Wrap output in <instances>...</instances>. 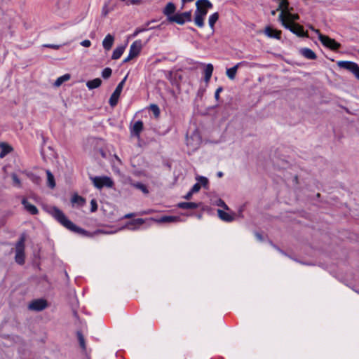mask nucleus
Listing matches in <instances>:
<instances>
[{
	"label": "nucleus",
	"instance_id": "obj_5",
	"mask_svg": "<svg viewBox=\"0 0 359 359\" xmlns=\"http://www.w3.org/2000/svg\"><path fill=\"white\" fill-rule=\"evenodd\" d=\"M282 25L289 29L291 32L299 37H309L307 31H304V27L298 23H286L285 21L281 22Z\"/></svg>",
	"mask_w": 359,
	"mask_h": 359
},
{
	"label": "nucleus",
	"instance_id": "obj_36",
	"mask_svg": "<svg viewBox=\"0 0 359 359\" xmlns=\"http://www.w3.org/2000/svg\"><path fill=\"white\" fill-rule=\"evenodd\" d=\"M111 73H112L111 69L109 67H106L103 69V71L102 72V76L104 79H108L111 76Z\"/></svg>",
	"mask_w": 359,
	"mask_h": 359
},
{
	"label": "nucleus",
	"instance_id": "obj_35",
	"mask_svg": "<svg viewBox=\"0 0 359 359\" xmlns=\"http://www.w3.org/2000/svg\"><path fill=\"white\" fill-rule=\"evenodd\" d=\"M177 218L174 216H163L160 219L161 222H176Z\"/></svg>",
	"mask_w": 359,
	"mask_h": 359
},
{
	"label": "nucleus",
	"instance_id": "obj_32",
	"mask_svg": "<svg viewBox=\"0 0 359 359\" xmlns=\"http://www.w3.org/2000/svg\"><path fill=\"white\" fill-rule=\"evenodd\" d=\"M160 27H161V25H158V26H156V27H150V28H147V27H145V28H141V27H138V28H137V29L135 30V32H134V33H133V36H136L137 35H138V34H139L140 33H141V32H145V31H147V30L151 29H154V28L160 29Z\"/></svg>",
	"mask_w": 359,
	"mask_h": 359
},
{
	"label": "nucleus",
	"instance_id": "obj_28",
	"mask_svg": "<svg viewBox=\"0 0 359 359\" xmlns=\"http://www.w3.org/2000/svg\"><path fill=\"white\" fill-rule=\"evenodd\" d=\"M85 199L78 194H74L72 198V203L77 204L79 206H83L85 204Z\"/></svg>",
	"mask_w": 359,
	"mask_h": 359
},
{
	"label": "nucleus",
	"instance_id": "obj_50",
	"mask_svg": "<svg viewBox=\"0 0 359 359\" xmlns=\"http://www.w3.org/2000/svg\"><path fill=\"white\" fill-rule=\"evenodd\" d=\"M194 1V0H182V3L183 4H187V3L192 2V1Z\"/></svg>",
	"mask_w": 359,
	"mask_h": 359
},
{
	"label": "nucleus",
	"instance_id": "obj_4",
	"mask_svg": "<svg viewBox=\"0 0 359 359\" xmlns=\"http://www.w3.org/2000/svg\"><path fill=\"white\" fill-rule=\"evenodd\" d=\"M311 29L318 34V39L324 46L334 51H336L341 48V44L334 39L322 34L318 29H315L312 27H311Z\"/></svg>",
	"mask_w": 359,
	"mask_h": 359
},
{
	"label": "nucleus",
	"instance_id": "obj_38",
	"mask_svg": "<svg viewBox=\"0 0 359 359\" xmlns=\"http://www.w3.org/2000/svg\"><path fill=\"white\" fill-rule=\"evenodd\" d=\"M11 177L13 182V184L18 187H21L20 180L18 178V175L15 173H13L11 175Z\"/></svg>",
	"mask_w": 359,
	"mask_h": 359
},
{
	"label": "nucleus",
	"instance_id": "obj_22",
	"mask_svg": "<svg viewBox=\"0 0 359 359\" xmlns=\"http://www.w3.org/2000/svg\"><path fill=\"white\" fill-rule=\"evenodd\" d=\"M214 70V67L212 64H208L205 65V68L204 69V80L205 82H209Z\"/></svg>",
	"mask_w": 359,
	"mask_h": 359
},
{
	"label": "nucleus",
	"instance_id": "obj_11",
	"mask_svg": "<svg viewBox=\"0 0 359 359\" xmlns=\"http://www.w3.org/2000/svg\"><path fill=\"white\" fill-rule=\"evenodd\" d=\"M48 306L47 302L43 299L33 300L29 305V309L33 311H41Z\"/></svg>",
	"mask_w": 359,
	"mask_h": 359
},
{
	"label": "nucleus",
	"instance_id": "obj_51",
	"mask_svg": "<svg viewBox=\"0 0 359 359\" xmlns=\"http://www.w3.org/2000/svg\"><path fill=\"white\" fill-rule=\"evenodd\" d=\"M217 175H218V177H222V176H223V173H222V172H219L217 173Z\"/></svg>",
	"mask_w": 359,
	"mask_h": 359
},
{
	"label": "nucleus",
	"instance_id": "obj_9",
	"mask_svg": "<svg viewBox=\"0 0 359 359\" xmlns=\"http://www.w3.org/2000/svg\"><path fill=\"white\" fill-rule=\"evenodd\" d=\"M142 48V41L136 40L130 47L129 53L128 56L123 60V62H128L132 59L136 57L140 53Z\"/></svg>",
	"mask_w": 359,
	"mask_h": 359
},
{
	"label": "nucleus",
	"instance_id": "obj_2",
	"mask_svg": "<svg viewBox=\"0 0 359 359\" xmlns=\"http://www.w3.org/2000/svg\"><path fill=\"white\" fill-rule=\"evenodd\" d=\"M53 217L54 218L64 227L69 229V231L82 235H86L87 231L74 224L72 221L67 219L63 212L57 208H53Z\"/></svg>",
	"mask_w": 359,
	"mask_h": 359
},
{
	"label": "nucleus",
	"instance_id": "obj_53",
	"mask_svg": "<svg viewBox=\"0 0 359 359\" xmlns=\"http://www.w3.org/2000/svg\"><path fill=\"white\" fill-rule=\"evenodd\" d=\"M150 23H151V22H148L146 24V25H147V26H149V25Z\"/></svg>",
	"mask_w": 359,
	"mask_h": 359
},
{
	"label": "nucleus",
	"instance_id": "obj_45",
	"mask_svg": "<svg viewBox=\"0 0 359 359\" xmlns=\"http://www.w3.org/2000/svg\"><path fill=\"white\" fill-rule=\"evenodd\" d=\"M217 205L219 206H221V207L224 208L226 210H229V208L226 205V204L222 200H221V199L219 200Z\"/></svg>",
	"mask_w": 359,
	"mask_h": 359
},
{
	"label": "nucleus",
	"instance_id": "obj_3",
	"mask_svg": "<svg viewBox=\"0 0 359 359\" xmlns=\"http://www.w3.org/2000/svg\"><path fill=\"white\" fill-rule=\"evenodd\" d=\"M25 240H26L25 235L22 234V235H21L18 241L15 244V260L16 263H18L20 265L24 264L25 261Z\"/></svg>",
	"mask_w": 359,
	"mask_h": 359
},
{
	"label": "nucleus",
	"instance_id": "obj_26",
	"mask_svg": "<svg viewBox=\"0 0 359 359\" xmlns=\"http://www.w3.org/2000/svg\"><path fill=\"white\" fill-rule=\"evenodd\" d=\"M125 48L126 47L124 46H121L116 47L113 51V53L111 55V59L112 60L119 59L121 57V55H123V53L125 50Z\"/></svg>",
	"mask_w": 359,
	"mask_h": 359
},
{
	"label": "nucleus",
	"instance_id": "obj_42",
	"mask_svg": "<svg viewBox=\"0 0 359 359\" xmlns=\"http://www.w3.org/2000/svg\"><path fill=\"white\" fill-rule=\"evenodd\" d=\"M90 205H91V208H90L91 212H95L97 210V204L95 199L91 200Z\"/></svg>",
	"mask_w": 359,
	"mask_h": 359
},
{
	"label": "nucleus",
	"instance_id": "obj_21",
	"mask_svg": "<svg viewBox=\"0 0 359 359\" xmlns=\"http://www.w3.org/2000/svg\"><path fill=\"white\" fill-rule=\"evenodd\" d=\"M217 214L219 217L224 222H231L234 219V217L232 215L227 213L222 210H217Z\"/></svg>",
	"mask_w": 359,
	"mask_h": 359
},
{
	"label": "nucleus",
	"instance_id": "obj_43",
	"mask_svg": "<svg viewBox=\"0 0 359 359\" xmlns=\"http://www.w3.org/2000/svg\"><path fill=\"white\" fill-rule=\"evenodd\" d=\"M223 91V88L222 86H219L217 88L215 93V98L216 100H219V93Z\"/></svg>",
	"mask_w": 359,
	"mask_h": 359
},
{
	"label": "nucleus",
	"instance_id": "obj_6",
	"mask_svg": "<svg viewBox=\"0 0 359 359\" xmlns=\"http://www.w3.org/2000/svg\"><path fill=\"white\" fill-rule=\"evenodd\" d=\"M168 21L170 22H175L180 25H184L186 22H191V11L183 12L181 13H176L172 16L169 17Z\"/></svg>",
	"mask_w": 359,
	"mask_h": 359
},
{
	"label": "nucleus",
	"instance_id": "obj_34",
	"mask_svg": "<svg viewBox=\"0 0 359 359\" xmlns=\"http://www.w3.org/2000/svg\"><path fill=\"white\" fill-rule=\"evenodd\" d=\"M150 110L152 111L155 117H158L160 115V109L156 104H151L149 107Z\"/></svg>",
	"mask_w": 359,
	"mask_h": 359
},
{
	"label": "nucleus",
	"instance_id": "obj_20",
	"mask_svg": "<svg viewBox=\"0 0 359 359\" xmlns=\"http://www.w3.org/2000/svg\"><path fill=\"white\" fill-rule=\"evenodd\" d=\"M0 149H1V151H0V158H3L7 154H8L10 152H11L13 151L12 147L5 142L0 143Z\"/></svg>",
	"mask_w": 359,
	"mask_h": 359
},
{
	"label": "nucleus",
	"instance_id": "obj_33",
	"mask_svg": "<svg viewBox=\"0 0 359 359\" xmlns=\"http://www.w3.org/2000/svg\"><path fill=\"white\" fill-rule=\"evenodd\" d=\"M77 337H78V339H79V345H80L81 348L83 350H86L85 339H84L83 334H81V332H78Z\"/></svg>",
	"mask_w": 359,
	"mask_h": 359
},
{
	"label": "nucleus",
	"instance_id": "obj_12",
	"mask_svg": "<svg viewBox=\"0 0 359 359\" xmlns=\"http://www.w3.org/2000/svg\"><path fill=\"white\" fill-rule=\"evenodd\" d=\"M292 8H291L292 10ZM276 11H280V13L279 14V16H278V20L280 22H282L283 21H285L283 20V18H285V13L290 11V9L289 8V1L288 0H281L279 3V5L278 6V8L276 9Z\"/></svg>",
	"mask_w": 359,
	"mask_h": 359
},
{
	"label": "nucleus",
	"instance_id": "obj_47",
	"mask_svg": "<svg viewBox=\"0 0 359 359\" xmlns=\"http://www.w3.org/2000/svg\"><path fill=\"white\" fill-rule=\"evenodd\" d=\"M43 46L47 47V48H50L53 49H58L60 47L58 45H54V44H45V45H43Z\"/></svg>",
	"mask_w": 359,
	"mask_h": 359
},
{
	"label": "nucleus",
	"instance_id": "obj_37",
	"mask_svg": "<svg viewBox=\"0 0 359 359\" xmlns=\"http://www.w3.org/2000/svg\"><path fill=\"white\" fill-rule=\"evenodd\" d=\"M187 146H190L191 147V149L192 150H194L198 148V142L196 143V144H193L192 143V140H193V138L192 137H187Z\"/></svg>",
	"mask_w": 359,
	"mask_h": 359
},
{
	"label": "nucleus",
	"instance_id": "obj_10",
	"mask_svg": "<svg viewBox=\"0 0 359 359\" xmlns=\"http://www.w3.org/2000/svg\"><path fill=\"white\" fill-rule=\"evenodd\" d=\"M337 65L339 67L347 69L352 72L359 80V66L357 63L351 61H339Z\"/></svg>",
	"mask_w": 359,
	"mask_h": 359
},
{
	"label": "nucleus",
	"instance_id": "obj_15",
	"mask_svg": "<svg viewBox=\"0 0 359 359\" xmlns=\"http://www.w3.org/2000/svg\"><path fill=\"white\" fill-rule=\"evenodd\" d=\"M22 204L23 205L25 209L29 212L31 215H35L39 213V210L37 208L33 205L31 204L27 198H23L21 201Z\"/></svg>",
	"mask_w": 359,
	"mask_h": 359
},
{
	"label": "nucleus",
	"instance_id": "obj_16",
	"mask_svg": "<svg viewBox=\"0 0 359 359\" xmlns=\"http://www.w3.org/2000/svg\"><path fill=\"white\" fill-rule=\"evenodd\" d=\"M265 33L269 37L280 39L282 32L268 26L265 29Z\"/></svg>",
	"mask_w": 359,
	"mask_h": 359
},
{
	"label": "nucleus",
	"instance_id": "obj_49",
	"mask_svg": "<svg viewBox=\"0 0 359 359\" xmlns=\"http://www.w3.org/2000/svg\"><path fill=\"white\" fill-rule=\"evenodd\" d=\"M135 215L134 213H128V214H126L123 218H131L133 217V216Z\"/></svg>",
	"mask_w": 359,
	"mask_h": 359
},
{
	"label": "nucleus",
	"instance_id": "obj_29",
	"mask_svg": "<svg viewBox=\"0 0 359 359\" xmlns=\"http://www.w3.org/2000/svg\"><path fill=\"white\" fill-rule=\"evenodd\" d=\"M70 75L69 74H64L60 77H58L55 81V86H61L65 81L69 80Z\"/></svg>",
	"mask_w": 359,
	"mask_h": 359
},
{
	"label": "nucleus",
	"instance_id": "obj_48",
	"mask_svg": "<svg viewBox=\"0 0 359 359\" xmlns=\"http://www.w3.org/2000/svg\"><path fill=\"white\" fill-rule=\"evenodd\" d=\"M194 194L193 192H191V191L190 190L184 196V198L187 200H189L191 199V198L192 197V195Z\"/></svg>",
	"mask_w": 359,
	"mask_h": 359
},
{
	"label": "nucleus",
	"instance_id": "obj_17",
	"mask_svg": "<svg viewBox=\"0 0 359 359\" xmlns=\"http://www.w3.org/2000/svg\"><path fill=\"white\" fill-rule=\"evenodd\" d=\"M114 41V37L112 35H111L110 34H108L104 37V39L102 41L103 48L106 50H109L113 46Z\"/></svg>",
	"mask_w": 359,
	"mask_h": 359
},
{
	"label": "nucleus",
	"instance_id": "obj_25",
	"mask_svg": "<svg viewBox=\"0 0 359 359\" xmlns=\"http://www.w3.org/2000/svg\"><path fill=\"white\" fill-rule=\"evenodd\" d=\"M102 84V80L100 78H96L86 82V86L89 90H93L100 87Z\"/></svg>",
	"mask_w": 359,
	"mask_h": 359
},
{
	"label": "nucleus",
	"instance_id": "obj_14",
	"mask_svg": "<svg viewBox=\"0 0 359 359\" xmlns=\"http://www.w3.org/2000/svg\"><path fill=\"white\" fill-rule=\"evenodd\" d=\"M144 129V124L142 121H137L134 123L133 126L130 128V135L137 138L140 137V134Z\"/></svg>",
	"mask_w": 359,
	"mask_h": 359
},
{
	"label": "nucleus",
	"instance_id": "obj_46",
	"mask_svg": "<svg viewBox=\"0 0 359 359\" xmlns=\"http://www.w3.org/2000/svg\"><path fill=\"white\" fill-rule=\"evenodd\" d=\"M141 3V0H128L126 2L127 5L129 4H140Z\"/></svg>",
	"mask_w": 359,
	"mask_h": 359
},
{
	"label": "nucleus",
	"instance_id": "obj_1",
	"mask_svg": "<svg viewBox=\"0 0 359 359\" xmlns=\"http://www.w3.org/2000/svg\"><path fill=\"white\" fill-rule=\"evenodd\" d=\"M213 4L209 0H197L196 2V11L194 13V24L196 27L202 28L204 27V20L210 9H212Z\"/></svg>",
	"mask_w": 359,
	"mask_h": 359
},
{
	"label": "nucleus",
	"instance_id": "obj_52",
	"mask_svg": "<svg viewBox=\"0 0 359 359\" xmlns=\"http://www.w3.org/2000/svg\"><path fill=\"white\" fill-rule=\"evenodd\" d=\"M276 11H272L271 12V13L272 15H276Z\"/></svg>",
	"mask_w": 359,
	"mask_h": 359
},
{
	"label": "nucleus",
	"instance_id": "obj_8",
	"mask_svg": "<svg viewBox=\"0 0 359 359\" xmlns=\"http://www.w3.org/2000/svg\"><path fill=\"white\" fill-rule=\"evenodd\" d=\"M92 181L93 185L99 189H101L104 187L111 188L114 186L113 180L107 176L94 177L92 178Z\"/></svg>",
	"mask_w": 359,
	"mask_h": 359
},
{
	"label": "nucleus",
	"instance_id": "obj_13",
	"mask_svg": "<svg viewBox=\"0 0 359 359\" xmlns=\"http://www.w3.org/2000/svg\"><path fill=\"white\" fill-rule=\"evenodd\" d=\"M248 64L246 61H241L234 65L233 67L229 68L226 71V76L230 80H234L237 74L238 69L240 67L245 66Z\"/></svg>",
	"mask_w": 359,
	"mask_h": 359
},
{
	"label": "nucleus",
	"instance_id": "obj_19",
	"mask_svg": "<svg viewBox=\"0 0 359 359\" xmlns=\"http://www.w3.org/2000/svg\"><path fill=\"white\" fill-rule=\"evenodd\" d=\"M283 20L286 23H296L295 21L299 20V15L297 13H292L289 11L285 13Z\"/></svg>",
	"mask_w": 359,
	"mask_h": 359
},
{
	"label": "nucleus",
	"instance_id": "obj_24",
	"mask_svg": "<svg viewBox=\"0 0 359 359\" xmlns=\"http://www.w3.org/2000/svg\"><path fill=\"white\" fill-rule=\"evenodd\" d=\"M301 54L306 58L309 60H315L317 56L316 54L310 48H304L301 50Z\"/></svg>",
	"mask_w": 359,
	"mask_h": 359
},
{
	"label": "nucleus",
	"instance_id": "obj_41",
	"mask_svg": "<svg viewBox=\"0 0 359 359\" xmlns=\"http://www.w3.org/2000/svg\"><path fill=\"white\" fill-rule=\"evenodd\" d=\"M201 188V185L199 183H196L194 184V186L191 189V192H193L194 194V193L199 191Z\"/></svg>",
	"mask_w": 359,
	"mask_h": 359
},
{
	"label": "nucleus",
	"instance_id": "obj_18",
	"mask_svg": "<svg viewBox=\"0 0 359 359\" xmlns=\"http://www.w3.org/2000/svg\"><path fill=\"white\" fill-rule=\"evenodd\" d=\"M176 11V6L172 2H169L167 4L165 7L164 8L163 11V13L168 17L172 16Z\"/></svg>",
	"mask_w": 359,
	"mask_h": 359
},
{
	"label": "nucleus",
	"instance_id": "obj_27",
	"mask_svg": "<svg viewBox=\"0 0 359 359\" xmlns=\"http://www.w3.org/2000/svg\"><path fill=\"white\" fill-rule=\"evenodd\" d=\"M219 17V15L218 12H215L209 16L208 24L212 30H214L215 25L217 22V21L218 20Z\"/></svg>",
	"mask_w": 359,
	"mask_h": 359
},
{
	"label": "nucleus",
	"instance_id": "obj_23",
	"mask_svg": "<svg viewBox=\"0 0 359 359\" xmlns=\"http://www.w3.org/2000/svg\"><path fill=\"white\" fill-rule=\"evenodd\" d=\"M177 207L181 209H196L199 207V203L194 202H181L179 203Z\"/></svg>",
	"mask_w": 359,
	"mask_h": 359
},
{
	"label": "nucleus",
	"instance_id": "obj_40",
	"mask_svg": "<svg viewBox=\"0 0 359 359\" xmlns=\"http://www.w3.org/2000/svg\"><path fill=\"white\" fill-rule=\"evenodd\" d=\"M144 222V219H142V218H138V219H133V221L130 222L128 223V224H131V225H142L143 224Z\"/></svg>",
	"mask_w": 359,
	"mask_h": 359
},
{
	"label": "nucleus",
	"instance_id": "obj_39",
	"mask_svg": "<svg viewBox=\"0 0 359 359\" xmlns=\"http://www.w3.org/2000/svg\"><path fill=\"white\" fill-rule=\"evenodd\" d=\"M197 180L199 181V184L205 187L208 184V180L205 177L200 176Z\"/></svg>",
	"mask_w": 359,
	"mask_h": 359
},
{
	"label": "nucleus",
	"instance_id": "obj_31",
	"mask_svg": "<svg viewBox=\"0 0 359 359\" xmlns=\"http://www.w3.org/2000/svg\"><path fill=\"white\" fill-rule=\"evenodd\" d=\"M133 186L137 188V189L141 190L144 194H148L149 190L147 187V186L141 182H137L133 184Z\"/></svg>",
	"mask_w": 359,
	"mask_h": 359
},
{
	"label": "nucleus",
	"instance_id": "obj_44",
	"mask_svg": "<svg viewBox=\"0 0 359 359\" xmlns=\"http://www.w3.org/2000/svg\"><path fill=\"white\" fill-rule=\"evenodd\" d=\"M81 45L84 47H90L91 46V42L90 40L86 39L81 41Z\"/></svg>",
	"mask_w": 359,
	"mask_h": 359
},
{
	"label": "nucleus",
	"instance_id": "obj_7",
	"mask_svg": "<svg viewBox=\"0 0 359 359\" xmlns=\"http://www.w3.org/2000/svg\"><path fill=\"white\" fill-rule=\"evenodd\" d=\"M126 79H127V76H126L122 79V81L117 85L115 90L111 94V95L109 100V104L111 107H114L118 104L119 97L123 90V88L124 86Z\"/></svg>",
	"mask_w": 359,
	"mask_h": 359
},
{
	"label": "nucleus",
	"instance_id": "obj_30",
	"mask_svg": "<svg viewBox=\"0 0 359 359\" xmlns=\"http://www.w3.org/2000/svg\"><path fill=\"white\" fill-rule=\"evenodd\" d=\"M47 174V180H48V185L50 188H54L55 187V182L54 179V176L51 173L50 170H46Z\"/></svg>",
	"mask_w": 359,
	"mask_h": 359
}]
</instances>
